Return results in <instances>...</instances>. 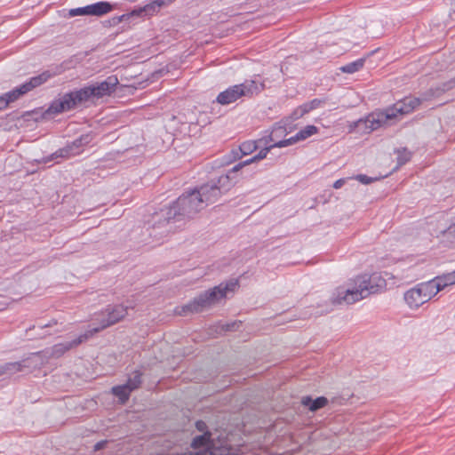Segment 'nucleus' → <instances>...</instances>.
<instances>
[{"mask_svg": "<svg viewBox=\"0 0 455 455\" xmlns=\"http://www.w3.org/2000/svg\"><path fill=\"white\" fill-rule=\"evenodd\" d=\"M118 78L110 76L106 80L90 84L80 90L66 93L63 97L54 100L46 110L48 114H59L75 108L76 106L91 100L100 99L110 95L116 91Z\"/></svg>", "mask_w": 455, "mask_h": 455, "instance_id": "f257e3e1", "label": "nucleus"}, {"mask_svg": "<svg viewBox=\"0 0 455 455\" xmlns=\"http://www.w3.org/2000/svg\"><path fill=\"white\" fill-rule=\"evenodd\" d=\"M419 104V98L405 97L385 110L372 112L364 119H359L353 124V128L363 133H370L395 119L398 116L411 113ZM350 127L352 128V125Z\"/></svg>", "mask_w": 455, "mask_h": 455, "instance_id": "f03ea898", "label": "nucleus"}, {"mask_svg": "<svg viewBox=\"0 0 455 455\" xmlns=\"http://www.w3.org/2000/svg\"><path fill=\"white\" fill-rule=\"evenodd\" d=\"M384 283L385 281L377 275L357 276L347 287H338L331 296V302L333 304H353L371 294L377 293Z\"/></svg>", "mask_w": 455, "mask_h": 455, "instance_id": "7ed1b4c3", "label": "nucleus"}, {"mask_svg": "<svg viewBox=\"0 0 455 455\" xmlns=\"http://www.w3.org/2000/svg\"><path fill=\"white\" fill-rule=\"evenodd\" d=\"M203 209V200L194 189L180 196L172 206L156 212L153 216V227H164L171 220H179L180 217L191 218Z\"/></svg>", "mask_w": 455, "mask_h": 455, "instance_id": "20e7f679", "label": "nucleus"}, {"mask_svg": "<svg viewBox=\"0 0 455 455\" xmlns=\"http://www.w3.org/2000/svg\"><path fill=\"white\" fill-rule=\"evenodd\" d=\"M237 285V281L221 283L220 284L202 292L188 304L176 307L175 313L180 315H187L188 314L203 312L204 310L219 304L227 297L228 292H233Z\"/></svg>", "mask_w": 455, "mask_h": 455, "instance_id": "39448f33", "label": "nucleus"}, {"mask_svg": "<svg viewBox=\"0 0 455 455\" xmlns=\"http://www.w3.org/2000/svg\"><path fill=\"white\" fill-rule=\"evenodd\" d=\"M434 283L424 282L410 289L404 293V300L411 309L419 308L435 296Z\"/></svg>", "mask_w": 455, "mask_h": 455, "instance_id": "423d86ee", "label": "nucleus"}, {"mask_svg": "<svg viewBox=\"0 0 455 455\" xmlns=\"http://www.w3.org/2000/svg\"><path fill=\"white\" fill-rule=\"evenodd\" d=\"M259 91V86L254 81H246L220 92L217 97V102L221 105H228L242 97H251Z\"/></svg>", "mask_w": 455, "mask_h": 455, "instance_id": "0eeeda50", "label": "nucleus"}, {"mask_svg": "<svg viewBox=\"0 0 455 455\" xmlns=\"http://www.w3.org/2000/svg\"><path fill=\"white\" fill-rule=\"evenodd\" d=\"M49 75L43 73L32 77L28 82L0 96V110L8 108L9 104L16 101L20 97L41 85L48 79Z\"/></svg>", "mask_w": 455, "mask_h": 455, "instance_id": "6e6552de", "label": "nucleus"}, {"mask_svg": "<svg viewBox=\"0 0 455 455\" xmlns=\"http://www.w3.org/2000/svg\"><path fill=\"white\" fill-rule=\"evenodd\" d=\"M128 307L124 305H115L113 307L108 306L103 312H101L96 320L100 323L99 327L88 330V333H91L92 337L95 333L117 323L122 321L127 315Z\"/></svg>", "mask_w": 455, "mask_h": 455, "instance_id": "1a4fd4ad", "label": "nucleus"}, {"mask_svg": "<svg viewBox=\"0 0 455 455\" xmlns=\"http://www.w3.org/2000/svg\"><path fill=\"white\" fill-rule=\"evenodd\" d=\"M91 338V333H88L86 331L84 334H81L78 338L63 343H59L54 345L50 349L38 352L37 354L41 355V358L39 359V366L45 363L50 358H59L63 355L67 351L79 346L83 342L86 341Z\"/></svg>", "mask_w": 455, "mask_h": 455, "instance_id": "9d476101", "label": "nucleus"}, {"mask_svg": "<svg viewBox=\"0 0 455 455\" xmlns=\"http://www.w3.org/2000/svg\"><path fill=\"white\" fill-rule=\"evenodd\" d=\"M228 182L229 177L228 175L220 176L217 182L207 183L195 189L199 197L202 198L204 208L218 202L222 194V187Z\"/></svg>", "mask_w": 455, "mask_h": 455, "instance_id": "9b49d317", "label": "nucleus"}, {"mask_svg": "<svg viewBox=\"0 0 455 455\" xmlns=\"http://www.w3.org/2000/svg\"><path fill=\"white\" fill-rule=\"evenodd\" d=\"M41 355L32 354L28 357L21 360L20 362L6 363L0 366V376L12 375L21 371L24 368H36L39 366V359Z\"/></svg>", "mask_w": 455, "mask_h": 455, "instance_id": "f8f14e48", "label": "nucleus"}, {"mask_svg": "<svg viewBox=\"0 0 455 455\" xmlns=\"http://www.w3.org/2000/svg\"><path fill=\"white\" fill-rule=\"evenodd\" d=\"M92 139V138L90 133L83 134L78 139L74 140L71 145L60 148L59 151L52 154V158L68 157L71 155H76L78 153V151H75V149H78L79 148L87 145L91 142Z\"/></svg>", "mask_w": 455, "mask_h": 455, "instance_id": "ddd939ff", "label": "nucleus"}, {"mask_svg": "<svg viewBox=\"0 0 455 455\" xmlns=\"http://www.w3.org/2000/svg\"><path fill=\"white\" fill-rule=\"evenodd\" d=\"M318 129L315 125H307L301 131H299L295 136L291 137L290 139L280 140L278 142H275L274 146H276L278 148H283L290 146L299 140H306L307 138L315 134L317 132Z\"/></svg>", "mask_w": 455, "mask_h": 455, "instance_id": "4468645a", "label": "nucleus"}, {"mask_svg": "<svg viewBox=\"0 0 455 455\" xmlns=\"http://www.w3.org/2000/svg\"><path fill=\"white\" fill-rule=\"evenodd\" d=\"M429 282L434 283V290L437 294L445 287L455 284V270L453 272L436 276L434 279L430 280Z\"/></svg>", "mask_w": 455, "mask_h": 455, "instance_id": "2eb2a0df", "label": "nucleus"}, {"mask_svg": "<svg viewBox=\"0 0 455 455\" xmlns=\"http://www.w3.org/2000/svg\"><path fill=\"white\" fill-rule=\"evenodd\" d=\"M113 10V6L108 2H99L87 5L88 16H102Z\"/></svg>", "mask_w": 455, "mask_h": 455, "instance_id": "dca6fc26", "label": "nucleus"}, {"mask_svg": "<svg viewBox=\"0 0 455 455\" xmlns=\"http://www.w3.org/2000/svg\"><path fill=\"white\" fill-rule=\"evenodd\" d=\"M301 403L307 407L311 411H315L328 403L327 398L323 396L317 397L313 400L310 396H304L301 399Z\"/></svg>", "mask_w": 455, "mask_h": 455, "instance_id": "f3484780", "label": "nucleus"}, {"mask_svg": "<svg viewBox=\"0 0 455 455\" xmlns=\"http://www.w3.org/2000/svg\"><path fill=\"white\" fill-rule=\"evenodd\" d=\"M131 392L132 391L128 387L126 384L112 387V393L116 396L119 397L123 403L128 400Z\"/></svg>", "mask_w": 455, "mask_h": 455, "instance_id": "a211bd4d", "label": "nucleus"}, {"mask_svg": "<svg viewBox=\"0 0 455 455\" xmlns=\"http://www.w3.org/2000/svg\"><path fill=\"white\" fill-rule=\"evenodd\" d=\"M363 64H364V60L359 59L355 61H353L351 63L342 66L339 69L343 73L353 74V73L360 70L363 67Z\"/></svg>", "mask_w": 455, "mask_h": 455, "instance_id": "6ab92c4d", "label": "nucleus"}, {"mask_svg": "<svg viewBox=\"0 0 455 455\" xmlns=\"http://www.w3.org/2000/svg\"><path fill=\"white\" fill-rule=\"evenodd\" d=\"M141 377H142V373L138 371H135L129 377V379L125 384L128 386L129 388H131L132 391H133L140 386L141 381H142Z\"/></svg>", "mask_w": 455, "mask_h": 455, "instance_id": "aec40b11", "label": "nucleus"}, {"mask_svg": "<svg viewBox=\"0 0 455 455\" xmlns=\"http://www.w3.org/2000/svg\"><path fill=\"white\" fill-rule=\"evenodd\" d=\"M210 435H211L209 433H205L195 437L192 441L191 446L195 449L207 446L209 444Z\"/></svg>", "mask_w": 455, "mask_h": 455, "instance_id": "412c9836", "label": "nucleus"}, {"mask_svg": "<svg viewBox=\"0 0 455 455\" xmlns=\"http://www.w3.org/2000/svg\"><path fill=\"white\" fill-rule=\"evenodd\" d=\"M397 154V166L396 169L404 164H406L411 157V153L406 148H401L396 150Z\"/></svg>", "mask_w": 455, "mask_h": 455, "instance_id": "4be33fe9", "label": "nucleus"}, {"mask_svg": "<svg viewBox=\"0 0 455 455\" xmlns=\"http://www.w3.org/2000/svg\"><path fill=\"white\" fill-rule=\"evenodd\" d=\"M443 240L453 243H455V222L451 224L448 228L441 232Z\"/></svg>", "mask_w": 455, "mask_h": 455, "instance_id": "5701e85b", "label": "nucleus"}, {"mask_svg": "<svg viewBox=\"0 0 455 455\" xmlns=\"http://www.w3.org/2000/svg\"><path fill=\"white\" fill-rule=\"evenodd\" d=\"M164 4V0H156L152 2L149 4H147L143 9L140 10V12H146L147 14H151L152 12H156L157 8H160L162 5Z\"/></svg>", "mask_w": 455, "mask_h": 455, "instance_id": "b1692460", "label": "nucleus"}, {"mask_svg": "<svg viewBox=\"0 0 455 455\" xmlns=\"http://www.w3.org/2000/svg\"><path fill=\"white\" fill-rule=\"evenodd\" d=\"M257 148L255 142L246 141L242 143L239 149L243 155H249Z\"/></svg>", "mask_w": 455, "mask_h": 455, "instance_id": "393cba45", "label": "nucleus"}, {"mask_svg": "<svg viewBox=\"0 0 455 455\" xmlns=\"http://www.w3.org/2000/svg\"><path fill=\"white\" fill-rule=\"evenodd\" d=\"M455 86V79H452V80H450L449 82L447 83H444L443 84V87L442 88H436L435 89V92H433V95L434 96H438L439 94H441L442 92H444L446 91H449L451 90V88H453Z\"/></svg>", "mask_w": 455, "mask_h": 455, "instance_id": "a878e982", "label": "nucleus"}, {"mask_svg": "<svg viewBox=\"0 0 455 455\" xmlns=\"http://www.w3.org/2000/svg\"><path fill=\"white\" fill-rule=\"evenodd\" d=\"M87 6L69 10V16L88 15Z\"/></svg>", "mask_w": 455, "mask_h": 455, "instance_id": "bb28decb", "label": "nucleus"}, {"mask_svg": "<svg viewBox=\"0 0 455 455\" xmlns=\"http://www.w3.org/2000/svg\"><path fill=\"white\" fill-rule=\"evenodd\" d=\"M275 144L273 145H270L263 149H261L256 156H254V159H256V161H259V160H261V159H264L266 156H267V152L273 148H277L276 146H274Z\"/></svg>", "mask_w": 455, "mask_h": 455, "instance_id": "cd10ccee", "label": "nucleus"}, {"mask_svg": "<svg viewBox=\"0 0 455 455\" xmlns=\"http://www.w3.org/2000/svg\"><path fill=\"white\" fill-rule=\"evenodd\" d=\"M355 179L360 181L361 183L363 184H370L371 183L372 181H375L377 180L378 179L377 178H371V177H368L364 174H359L355 177Z\"/></svg>", "mask_w": 455, "mask_h": 455, "instance_id": "c85d7f7f", "label": "nucleus"}, {"mask_svg": "<svg viewBox=\"0 0 455 455\" xmlns=\"http://www.w3.org/2000/svg\"><path fill=\"white\" fill-rule=\"evenodd\" d=\"M241 322H233L231 323H227L225 326H223V330L226 331H235L240 326Z\"/></svg>", "mask_w": 455, "mask_h": 455, "instance_id": "c756f323", "label": "nucleus"}, {"mask_svg": "<svg viewBox=\"0 0 455 455\" xmlns=\"http://www.w3.org/2000/svg\"><path fill=\"white\" fill-rule=\"evenodd\" d=\"M135 13H137V12H132L131 14H123L121 16L114 17L112 19V21L114 24H118V23L122 22L123 20L128 19L131 15H133Z\"/></svg>", "mask_w": 455, "mask_h": 455, "instance_id": "7c9ffc66", "label": "nucleus"}, {"mask_svg": "<svg viewBox=\"0 0 455 455\" xmlns=\"http://www.w3.org/2000/svg\"><path fill=\"white\" fill-rule=\"evenodd\" d=\"M323 102V100H322L315 99L307 103L308 104L310 110H313V109L317 108Z\"/></svg>", "mask_w": 455, "mask_h": 455, "instance_id": "2f4dec72", "label": "nucleus"}, {"mask_svg": "<svg viewBox=\"0 0 455 455\" xmlns=\"http://www.w3.org/2000/svg\"><path fill=\"white\" fill-rule=\"evenodd\" d=\"M283 132L284 128L283 126H275L270 136L271 140H275V137L277 135L278 132L283 133Z\"/></svg>", "mask_w": 455, "mask_h": 455, "instance_id": "473e14b6", "label": "nucleus"}, {"mask_svg": "<svg viewBox=\"0 0 455 455\" xmlns=\"http://www.w3.org/2000/svg\"><path fill=\"white\" fill-rule=\"evenodd\" d=\"M299 109L303 114V116L311 111L307 103H305L299 107Z\"/></svg>", "mask_w": 455, "mask_h": 455, "instance_id": "72a5a7b5", "label": "nucleus"}, {"mask_svg": "<svg viewBox=\"0 0 455 455\" xmlns=\"http://www.w3.org/2000/svg\"><path fill=\"white\" fill-rule=\"evenodd\" d=\"M302 116H303V114L300 112V110L299 109V108H297L293 111V113H292V115H291V118H292L293 120L299 119V118H300V117H302Z\"/></svg>", "mask_w": 455, "mask_h": 455, "instance_id": "f704fd0d", "label": "nucleus"}, {"mask_svg": "<svg viewBox=\"0 0 455 455\" xmlns=\"http://www.w3.org/2000/svg\"><path fill=\"white\" fill-rule=\"evenodd\" d=\"M345 184V180L343 179H339L338 180H336L333 184V188H336V189H339L343 185Z\"/></svg>", "mask_w": 455, "mask_h": 455, "instance_id": "c9c22d12", "label": "nucleus"}, {"mask_svg": "<svg viewBox=\"0 0 455 455\" xmlns=\"http://www.w3.org/2000/svg\"><path fill=\"white\" fill-rule=\"evenodd\" d=\"M196 428L199 431H204L206 428V424L204 421L199 420L196 422Z\"/></svg>", "mask_w": 455, "mask_h": 455, "instance_id": "e433bc0d", "label": "nucleus"}, {"mask_svg": "<svg viewBox=\"0 0 455 455\" xmlns=\"http://www.w3.org/2000/svg\"><path fill=\"white\" fill-rule=\"evenodd\" d=\"M106 445V442L105 441H101V442H99L97 443L95 445H94V450L95 451H99V450H101L104 448V446Z\"/></svg>", "mask_w": 455, "mask_h": 455, "instance_id": "4c0bfd02", "label": "nucleus"}, {"mask_svg": "<svg viewBox=\"0 0 455 455\" xmlns=\"http://www.w3.org/2000/svg\"><path fill=\"white\" fill-rule=\"evenodd\" d=\"M254 162H256V159H254V156H253V157H251V158L243 162V165L245 166V165H248V164H250L251 163H254Z\"/></svg>", "mask_w": 455, "mask_h": 455, "instance_id": "58836bf2", "label": "nucleus"}, {"mask_svg": "<svg viewBox=\"0 0 455 455\" xmlns=\"http://www.w3.org/2000/svg\"><path fill=\"white\" fill-rule=\"evenodd\" d=\"M242 167H243V163H239L238 164H236L235 166H234V167H233L232 171H233V172H237V171H239Z\"/></svg>", "mask_w": 455, "mask_h": 455, "instance_id": "ea45409f", "label": "nucleus"}, {"mask_svg": "<svg viewBox=\"0 0 455 455\" xmlns=\"http://www.w3.org/2000/svg\"><path fill=\"white\" fill-rule=\"evenodd\" d=\"M57 324V322L55 320H52L51 322H49V323L45 324V325H43L42 328H44V327H51V326H53Z\"/></svg>", "mask_w": 455, "mask_h": 455, "instance_id": "a19ab883", "label": "nucleus"}, {"mask_svg": "<svg viewBox=\"0 0 455 455\" xmlns=\"http://www.w3.org/2000/svg\"><path fill=\"white\" fill-rule=\"evenodd\" d=\"M169 455H200L199 453L185 452V453H171Z\"/></svg>", "mask_w": 455, "mask_h": 455, "instance_id": "79ce46f5", "label": "nucleus"}]
</instances>
